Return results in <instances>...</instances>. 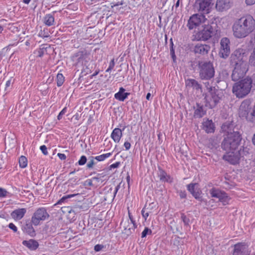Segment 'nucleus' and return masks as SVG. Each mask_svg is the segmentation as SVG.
<instances>
[{
    "mask_svg": "<svg viewBox=\"0 0 255 255\" xmlns=\"http://www.w3.org/2000/svg\"><path fill=\"white\" fill-rule=\"evenodd\" d=\"M67 112V108L65 107L63 110L59 113V115L57 116V119L58 120H61L63 116Z\"/></svg>",
    "mask_w": 255,
    "mask_h": 255,
    "instance_id": "49",
    "label": "nucleus"
},
{
    "mask_svg": "<svg viewBox=\"0 0 255 255\" xmlns=\"http://www.w3.org/2000/svg\"><path fill=\"white\" fill-rule=\"evenodd\" d=\"M120 228L122 229V233L129 236L133 233V229L132 228L131 222H129L127 218H123L120 223Z\"/></svg>",
    "mask_w": 255,
    "mask_h": 255,
    "instance_id": "18",
    "label": "nucleus"
},
{
    "mask_svg": "<svg viewBox=\"0 0 255 255\" xmlns=\"http://www.w3.org/2000/svg\"><path fill=\"white\" fill-rule=\"evenodd\" d=\"M79 194H69L64 196L62 197L60 200L58 201V202L54 205H56L58 204H61L62 203H64L66 202L68 199L73 197L75 196L78 195Z\"/></svg>",
    "mask_w": 255,
    "mask_h": 255,
    "instance_id": "34",
    "label": "nucleus"
},
{
    "mask_svg": "<svg viewBox=\"0 0 255 255\" xmlns=\"http://www.w3.org/2000/svg\"><path fill=\"white\" fill-rule=\"evenodd\" d=\"M56 11H54L53 13L46 14L43 18V23L48 26H51L55 24V18L54 16Z\"/></svg>",
    "mask_w": 255,
    "mask_h": 255,
    "instance_id": "31",
    "label": "nucleus"
},
{
    "mask_svg": "<svg viewBox=\"0 0 255 255\" xmlns=\"http://www.w3.org/2000/svg\"><path fill=\"white\" fill-rule=\"evenodd\" d=\"M253 87V79L247 77L236 82L232 88L233 93L239 99H243L250 93Z\"/></svg>",
    "mask_w": 255,
    "mask_h": 255,
    "instance_id": "3",
    "label": "nucleus"
},
{
    "mask_svg": "<svg viewBox=\"0 0 255 255\" xmlns=\"http://www.w3.org/2000/svg\"><path fill=\"white\" fill-rule=\"evenodd\" d=\"M131 226H132V228L133 229V232L134 231V230L137 227V225L135 220L131 222Z\"/></svg>",
    "mask_w": 255,
    "mask_h": 255,
    "instance_id": "60",
    "label": "nucleus"
},
{
    "mask_svg": "<svg viewBox=\"0 0 255 255\" xmlns=\"http://www.w3.org/2000/svg\"><path fill=\"white\" fill-rule=\"evenodd\" d=\"M170 53L171 56L173 59V62H175L176 61V55L175 54V51L173 48V43L172 42V39H170Z\"/></svg>",
    "mask_w": 255,
    "mask_h": 255,
    "instance_id": "39",
    "label": "nucleus"
},
{
    "mask_svg": "<svg viewBox=\"0 0 255 255\" xmlns=\"http://www.w3.org/2000/svg\"><path fill=\"white\" fill-rule=\"evenodd\" d=\"M242 139L240 133L227 134L222 142V148L226 151L235 150L240 145Z\"/></svg>",
    "mask_w": 255,
    "mask_h": 255,
    "instance_id": "6",
    "label": "nucleus"
},
{
    "mask_svg": "<svg viewBox=\"0 0 255 255\" xmlns=\"http://www.w3.org/2000/svg\"><path fill=\"white\" fill-rule=\"evenodd\" d=\"M220 75H221V76L222 75L224 79V78H227L228 77L229 73L227 70H224L222 71V72L220 73Z\"/></svg>",
    "mask_w": 255,
    "mask_h": 255,
    "instance_id": "54",
    "label": "nucleus"
},
{
    "mask_svg": "<svg viewBox=\"0 0 255 255\" xmlns=\"http://www.w3.org/2000/svg\"><path fill=\"white\" fill-rule=\"evenodd\" d=\"M193 109L194 110L193 117L195 119L202 118L206 114L207 110L205 109L204 105L200 103H196Z\"/></svg>",
    "mask_w": 255,
    "mask_h": 255,
    "instance_id": "21",
    "label": "nucleus"
},
{
    "mask_svg": "<svg viewBox=\"0 0 255 255\" xmlns=\"http://www.w3.org/2000/svg\"><path fill=\"white\" fill-rule=\"evenodd\" d=\"M212 0H197L195 6L201 14H208L210 11V5Z\"/></svg>",
    "mask_w": 255,
    "mask_h": 255,
    "instance_id": "10",
    "label": "nucleus"
},
{
    "mask_svg": "<svg viewBox=\"0 0 255 255\" xmlns=\"http://www.w3.org/2000/svg\"><path fill=\"white\" fill-rule=\"evenodd\" d=\"M232 65L234 66L231 75L232 80L238 81L243 78L249 69L247 62H242L241 63H236Z\"/></svg>",
    "mask_w": 255,
    "mask_h": 255,
    "instance_id": "7",
    "label": "nucleus"
},
{
    "mask_svg": "<svg viewBox=\"0 0 255 255\" xmlns=\"http://www.w3.org/2000/svg\"><path fill=\"white\" fill-rule=\"evenodd\" d=\"M181 218L185 226H188L190 223V219L184 214H181Z\"/></svg>",
    "mask_w": 255,
    "mask_h": 255,
    "instance_id": "41",
    "label": "nucleus"
},
{
    "mask_svg": "<svg viewBox=\"0 0 255 255\" xmlns=\"http://www.w3.org/2000/svg\"><path fill=\"white\" fill-rule=\"evenodd\" d=\"M40 149L44 155H47L48 154L47 147L45 145L40 146Z\"/></svg>",
    "mask_w": 255,
    "mask_h": 255,
    "instance_id": "50",
    "label": "nucleus"
},
{
    "mask_svg": "<svg viewBox=\"0 0 255 255\" xmlns=\"http://www.w3.org/2000/svg\"><path fill=\"white\" fill-rule=\"evenodd\" d=\"M210 193L212 197L218 198L219 201L222 202L224 205L227 204L230 199L225 192L215 188H213L210 190Z\"/></svg>",
    "mask_w": 255,
    "mask_h": 255,
    "instance_id": "15",
    "label": "nucleus"
},
{
    "mask_svg": "<svg viewBox=\"0 0 255 255\" xmlns=\"http://www.w3.org/2000/svg\"><path fill=\"white\" fill-rule=\"evenodd\" d=\"M158 176L159 177L161 181L169 183L173 182V178L169 174H167L165 170L161 168L160 167H158Z\"/></svg>",
    "mask_w": 255,
    "mask_h": 255,
    "instance_id": "28",
    "label": "nucleus"
},
{
    "mask_svg": "<svg viewBox=\"0 0 255 255\" xmlns=\"http://www.w3.org/2000/svg\"><path fill=\"white\" fill-rule=\"evenodd\" d=\"M125 91L123 87L120 88L119 92L115 94V98L120 101H124L130 95L129 93L125 92Z\"/></svg>",
    "mask_w": 255,
    "mask_h": 255,
    "instance_id": "27",
    "label": "nucleus"
},
{
    "mask_svg": "<svg viewBox=\"0 0 255 255\" xmlns=\"http://www.w3.org/2000/svg\"><path fill=\"white\" fill-rule=\"evenodd\" d=\"M211 47L209 45L198 43L194 47L193 51L196 54L204 56L208 53Z\"/></svg>",
    "mask_w": 255,
    "mask_h": 255,
    "instance_id": "19",
    "label": "nucleus"
},
{
    "mask_svg": "<svg viewBox=\"0 0 255 255\" xmlns=\"http://www.w3.org/2000/svg\"><path fill=\"white\" fill-rule=\"evenodd\" d=\"M128 217H129L128 220H129V222H131L134 221L131 214L129 212V211H128Z\"/></svg>",
    "mask_w": 255,
    "mask_h": 255,
    "instance_id": "63",
    "label": "nucleus"
},
{
    "mask_svg": "<svg viewBox=\"0 0 255 255\" xmlns=\"http://www.w3.org/2000/svg\"><path fill=\"white\" fill-rule=\"evenodd\" d=\"M65 81L64 77L62 74L58 73L57 75V85L60 87L62 85Z\"/></svg>",
    "mask_w": 255,
    "mask_h": 255,
    "instance_id": "37",
    "label": "nucleus"
},
{
    "mask_svg": "<svg viewBox=\"0 0 255 255\" xmlns=\"http://www.w3.org/2000/svg\"><path fill=\"white\" fill-rule=\"evenodd\" d=\"M112 153L109 152L106 154H103L99 156H97L95 157V158L98 161H104L107 158L110 157Z\"/></svg>",
    "mask_w": 255,
    "mask_h": 255,
    "instance_id": "38",
    "label": "nucleus"
},
{
    "mask_svg": "<svg viewBox=\"0 0 255 255\" xmlns=\"http://www.w3.org/2000/svg\"><path fill=\"white\" fill-rule=\"evenodd\" d=\"M94 159H95V157L90 156L89 157V161L87 164V167L89 169L92 168L93 167L94 165L95 164Z\"/></svg>",
    "mask_w": 255,
    "mask_h": 255,
    "instance_id": "44",
    "label": "nucleus"
},
{
    "mask_svg": "<svg viewBox=\"0 0 255 255\" xmlns=\"http://www.w3.org/2000/svg\"><path fill=\"white\" fill-rule=\"evenodd\" d=\"M223 78H221V75L219 74V77H217L215 79V82L216 83H219L220 82L223 80Z\"/></svg>",
    "mask_w": 255,
    "mask_h": 255,
    "instance_id": "59",
    "label": "nucleus"
},
{
    "mask_svg": "<svg viewBox=\"0 0 255 255\" xmlns=\"http://www.w3.org/2000/svg\"><path fill=\"white\" fill-rule=\"evenodd\" d=\"M120 188V184L118 185L116 188H115V190L114 191V197H115L116 196V195L118 192V191L119 190Z\"/></svg>",
    "mask_w": 255,
    "mask_h": 255,
    "instance_id": "61",
    "label": "nucleus"
},
{
    "mask_svg": "<svg viewBox=\"0 0 255 255\" xmlns=\"http://www.w3.org/2000/svg\"><path fill=\"white\" fill-rule=\"evenodd\" d=\"M8 192L4 189L0 188V198L5 197L7 196Z\"/></svg>",
    "mask_w": 255,
    "mask_h": 255,
    "instance_id": "51",
    "label": "nucleus"
},
{
    "mask_svg": "<svg viewBox=\"0 0 255 255\" xmlns=\"http://www.w3.org/2000/svg\"><path fill=\"white\" fill-rule=\"evenodd\" d=\"M125 148H126V150H128L130 149V146H131V144L130 143L128 142V141H126L125 143H124V144Z\"/></svg>",
    "mask_w": 255,
    "mask_h": 255,
    "instance_id": "56",
    "label": "nucleus"
},
{
    "mask_svg": "<svg viewBox=\"0 0 255 255\" xmlns=\"http://www.w3.org/2000/svg\"><path fill=\"white\" fill-rule=\"evenodd\" d=\"M230 41L227 37H223L220 41L219 55L220 57L226 59L230 54Z\"/></svg>",
    "mask_w": 255,
    "mask_h": 255,
    "instance_id": "12",
    "label": "nucleus"
},
{
    "mask_svg": "<svg viewBox=\"0 0 255 255\" xmlns=\"http://www.w3.org/2000/svg\"><path fill=\"white\" fill-rule=\"evenodd\" d=\"M89 53L86 50L79 51L71 56L72 61L76 66L85 65L88 62Z\"/></svg>",
    "mask_w": 255,
    "mask_h": 255,
    "instance_id": "9",
    "label": "nucleus"
},
{
    "mask_svg": "<svg viewBox=\"0 0 255 255\" xmlns=\"http://www.w3.org/2000/svg\"><path fill=\"white\" fill-rule=\"evenodd\" d=\"M26 212L25 208H20L14 210L11 213V216L14 219L20 220L24 216Z\"/></svg>",
    "mask_w": 255,
    "mask_h": 255,
    "instance_id": "30",
    "label": "nucleus"
},
{
    "mask_svg": "<svg viewBox=\"0 0 255 255\" xmlns=\"http://www.w3.org/2000/svg\"><path fill=\"white\" fill-rule=\"evenodd\" d=\"M125 129V128L123 130L119 128H115L112 131L111 136V138L116 143H119L123 135V131Z\"/></svg>",
    "mask_w": 255,
    "mask_h": 255,
    "instance_id": "26",
    "label": "nucleus"
},
{
    "mask_svg": "<svg viewBox=\"0 0 255 255\" xmlns=\"http://www.w3.org/2000/svg\"><path fill=\"white\" fill-rule=\"evenodd\" d=\"M38 36L42 38H47L49 36L47 32V29L44 28L43 30H40L38 33Z\"/></svg>",
    "mask_w": 255,
    "mask_h": 255,
    "instance_id": "43",
    "label": "nucleus"
},
{
    "mask_svg": "<svg viewBox=\"0 0 255 255\" xmlns=\"http://www.w3.org/2000/svg\"><path fill=\"white\" fill-rule=\"evenodd\" d=\"M87 161V159L86 156L82 155L81 156L80 159L78 161V164L79 165L82 166L85 164Z\"/></svg>",
    "mask_w": 255,
    "mask_h": 255,
    "instance_id": "45",
    "label": "nucleus"
},
{
    "mask_svg": "<svg viewBox=\"0 0 255 255\" xmlns=\"http://www.w3.org/2000/svg\"><path fill=\"white\" fill-rule=\"evenodd\" d=\"M245 50L242 48H239L234 51L230 57V63L231 65L241 63L242 62H246L243 59Z\"/></svg>",
    "mask_w": 255,
    "mask_h": 255,
    "instance_id": "17",
    "label": "nucleus"
},
{
    "mask_svg": "<svg viewBox=\"0 0 255 255\" xmlns=\"http://www.w3.org/2000/svg\"><path fill=\"white\" fill-rule=\"evenodd\" d=\"M202 125L203 129L207 133H213L214 132L215 127L212 120H207L202 123Z\"/></svg>",
    "mask_w": 255,
    "mask_h": 255,
    "instance_id": "25",
    "label": "nucleus"
},
{
    "mask_svg": "<svg viewBox=\"0 0 255 255\" xmlns=\"http://www.w3.org/2000/svg\"><path fill=\"white\" fill-rule=\"evenodd\" d=\"M249 63L251 65L255 66V46L253 49V52L250 56Z\"/></svg>",
    "mask_w": 255,
    "mask_h": 255,
    "instance_id": "40",
    "label": "nucleus"
},
{
    "mask_svg": "<svg viewBox=\"0 0 255 255\" xmlns=\"http://www.w3.org/2000/svg\"><path fill=\"white\" fill-rule=\"evenodd\" d=\"M42 46H41L39 48L34 51V54L36 55V57H42L44 54V52L46 51V48Z\"/></svg>",
    "mask_w": 255,
    "mask_h": 255,
    "instance_id": "35",
    "label": "nucleus"
},
{
    "mask_svg": "<svg viewBox=\"0 0 255 255\" xmlns=\"http://www.w3.org/2000/svg\"><path fill=\"white\" fill-rule=\"evenodd\" d=\"M188 191L192 194V195L199 201L203 202L204 200L201 196L202 191L198 188V184L196 183H191L187 185Z\"/></svg>",
    "mask_w": 255,
    "mask_h": 255,
    "instance_id": "16",
    "label": "nucleus"
},
{
    "mask_svg": "<svg viewBox=\"0 0 255 255\" xmlns=\"http://www.w3.org/2000/svg\"><path fill=\"white\" fill-rule=\"evenodd\" d=\"M186 86L192 87L197 90L202 89V85L196 80L193 79H188L185 81Z\"/></svg>",
    "mask_w": 255,
    "mask_h": 255,
    "instance_id": "32",
    "label": "nucleus"
},
{
    "mask_svg": "<svg viewBox=\"0 0 255 255\" xmlns=\"http://www.w3.org/2000/svg\"><path fill=\"white\" fill-rule=\"evenodd\" d=\"M115 65V59L113 58L111 60V61L110 62L109 66L108 68L106 70V72H110L111 71V70L114 68Z\"/></svg>",
    "mask_w": 255,
    "mask_h": 255,
    "instance_id": "46",
    "label": "nucleus"
},
{
    "mask_svg": "<svg viewBox=\"0 0 255 255\" xmlns=\"http://www.w3.org/2000/svg\"><path fill=\"white\" fill-rule=\"evenodd\" d=\"M120 164H121L120 162H119V161L116 162V163L111 165L110 167L111 169L116 168L118 167L119 166V165H120Z\"/></svg>",
    "mask_w": 255,
    "mask_h": 255,
    "instance_id": "55",
    "label": "nucleus"
},
{
    "mask_svg": "<svg viewBox=\"0 0 255 255\" xmlns=\"http://www.w3.org/2000/svg\"><path fill=\"white\" fill-rule=\"evenodd\" d=\"M245 3L248 5H252L255 3V0H245Z\"/></svg>",
    "mask_w": 255,
    "mask_h": 255,
    "instance_id": "57",
    "label": "nucleus"
},
{
    "mask_svg": "<svg viewBox=\"0 0 255 255\" xmlns=\"http://www.w3.org/2000/svg\"><path fill=\"white\" fill-rule=\"evenodd\" d=\"M11 78H10V79L8 80V81H6V84H5V89L9 87V86L10 85L11 83Z\"/></svg>",
    "mask_w": 255,
    "mask_h": 255,
    "instance_id": "62",
    "label": "nucleus"
},
{
    "mask_svg": "<svg viewBox=\"0 0 255 255\" xmlns=\"http://www.w3.org/2000/svg\"><path fill=\"white\" fill-rule=\"evenodd\" d=\"M22 245L31 251L36 250L39 246L38 243L34 240L30 239L28 241L24 240L22 242Z\"/></svg>",
    "mask_w": 255,
    "mask_h": 255,
    "instance_id": "29",
    "label": "nucleus"
},
{
    "mask_svg": "<svg viewBox=\"0 0 255 255\" xmlns=\"http://www.w3.org/2000/svg\"><path fill=\"white\" fill-rule=\"evenodd\" d=\"M177 193H178L181 199H185L186 198L187 194L185 190H178L177 191Z\"/></svg>",
    "mask_w": 255,
    "mask_h": 255,
    "instance_id": "48",
    "label": "nucleus"
},
{
    "mask_svg": "<svg viewBox=\"0 0 255 255\" xmlns=\"http://www.w3.org/2000/svg\"><path fill=\"white\" fill-rule=\"evenodd\" d=\"M232 3V0H217L215 7L218 11H224L229 9Z\"/></svg>",
    "mask_w": 255,
    "mask_h": 255,
    "instance_id": "20",
    "label": "nucleus"
},
{
    "mask_svg": "<svg viewBox=\"0 0 255 255\" xmlns=\"http://www.w3.org/2000/svg\"><path fill=\"white\" fill-rule=\"evenodd\" d=\"M104 248V246L103 245L97 244L94 247V250L96 252H99L101 251Z\"/></svg>",
    "mask_w": 255,
    "mask_h": 255,
    "instance_id": "52",
    "label": "nucleus"
},
{
    "mask_svg": "<svg viewBox=\"0 0 255 255\" xmlns=\"http://www.w3.org/2000/svg\"><path fill=\"white\" fill-rule=\"evenodd\" d=\"M154 203H151L148 205H145L141 210V214L145 221L147 220L148 216L153 212V209L155 208Z\"/></svg>",
    "mask_w": 255,
    "mask_h": 255,
    "instance_id": "24",
    "label": "nucleus"
},
{
    "mask_svg": "<svg viewBox=\"0 0 255 255\" xmlns=\"http://www.w3.org/2000/svg\"><path fill=\"white\" fill-rule=\"evenodd\" d=\"M8 227L15 233H16L17 231V227L12 223H10L8 225Z\"/></svg>",
    "mask_w": 255,
    "mask_h": 255,
    "instance_id": "53",
    "label": "nucleus"
},
{
    "mask_svg": "<svg viewBox=\"0 0 255 255\" xmlns=\"http://www.w3.org/2000/svg\"><path fill=\"white\" fill-rule=\"evenodd\" d=\"M255 30V19L250 14L237 19L232 26L233 33L237 38H244Z\"/></svg>",
    "mask_w": 255,
    "mask_h": 255,
    "instance_id": "1",
    "label": "nucleus"
},
{
    "mask_svg": "<svg viewBox=\"0 0 255 255\" xmlns=\"http://www.w3.org/2000/svg\"><path fill=\"white\" fill-rule=\"evenodd\" d=\"M152 234V231L147 227H145L144 230L141 233V238H144L146 237L147 235H151Z\"/></svg>",
    "mask_w": 255,
    "mask_h": 255,
    "instance_id": "42",
    "label": "nucleus"
},
{
    "mask_svg": "<svg viewBox=\"0 0 255 255\" xmlns=\"http://www.w3.org/2000/svg\"><path fill=\"white\" fill-rule=\"evenodd\" d=\"M84 185L85 186H95L94 181L93 180V178L86 180L84 182Z\"/></svg>",
    "mask_w": 255,
    "mask_h": 255,
    "instance_id": "47",
    "label": "nucleus"
},
{
    "mask_svg": "<svg viewBox=\"0 0 255 255\" xmlns=\"http://www.w3.org/2000/svg\"><path fill=\"white\" fill-rule=\"evenodd\" d=\"M105 177V175H102L101 174H98L97 176L93 177V180L94 181L95 186H97V185L102 183L105 180V179H104Z\"/></svg>",
    "mask_w": 255,
    "mask_h": 255,
    "instance_id": "33",
    "label": "nucleus"
},
{
    "mask_svg": "<svg viewBox=\"0 0 255 255\" xmlns=\"http://www.w3.org/2000/svg\"><path fill=\"white\" fill-rule=\"evenodd\" d=\"M199 75L202 80H210L214 77L215 69L212 62L199 61Z\"/></svg>",
    "mask_w": 255,
    "mask_h": 255,
    "instance_id": "5",
    "label": "nucleus"
},
{
    "mask_svg": "<svg viewBox=\"0 0 255 255\" xmlns=\"http://www.w3.org/2000/svg\"><path fill=\"white\" fill-rule=\"evenodd\" d=\"M206 20L205 15L199 13L193 14L188 21L187 26L189 29H193L198 26L201 23Z\"/></svg>",
    "mask_w": 255,
    "mask_h": 255,
    "instance_id": "13",
    "label": "nucleus"
},
{
    "mask_svg": "<svg viewBox=\"0 0 255 255\" xmlns=\"http://www.w3.org/2000/svg\"><path fill=\"white\" fill-rule=\"evenodd\" d=\"M49 218V214L44 207L38 208L31 217V222L33 225L37 226L41 221H44Z\"/></svg>",
    "mask_w": 255,
    "mask_h": 255,
    "instance_id": "8",
    "label": "nucleus"
},
{
    "mask_svg": "<svg viewBox=\"0 0 255 255\" xmlns=\"http://www.w3.org/2000/svg\"><path fill=\"white\" fill-rule=\"evenodd\" d=\"M222 129L225 132L227 133V134L240 133L238 131V128L236 127L235 124L233 122H226L223 124L222 126Z\"/></svg>",
    "mask_w": 255,
    "mask_h": 255,
    "instance_id": "22",
    "label": "nucleus"
},
{
    "mask_svg": "<svg viewBox=\"0 0 255 255\" xmlns=\"http://www.w3.org/2000/svg\"><path fill=\"white\" fill-rule=\"evenodd\" d=\"M244 151H243V152ZM242 151L241 149L237 152L228 151L227 154L224 155L223 159L228 161L230 163L235 165L239 162L242 156Z\"/></svg>",
    "mask_w": 255,
    "mask_h": 255,
    "instance_id": "14",
    "label": "nucleus"
},
{
    "mask_svg": "<svg viewBox=\"0 0 255 255\" xmlns=\"http://www.w3.org/2000/svg\"><path fill=\"white\" fill-rule=\"evenodd\" d=\"M19 164L21 168H24L27 165V159L24 156H21L19 158Z\"/></svg>",
    "mask_w": 255,
    "mask_h": 255,
    "instance_id": "36",
    "label": "nucleus"
},
{
    "mask_svg": "<svg viewBox=\"0 0 255 255\" xmlns=\"http://www.w3.org/2000/svg\"><path fill=\"white\" fill-rule=\"evenodd\" d=\"M221 30L217 24L216 18H212L207 24L202 26V29L194 34V39L197 41H206L212 36L218 37Z\"/></svg>",
    "mask_w": 255,
    "mask_h": 255,
    "instance_id": "2",
    "label": "nucleus"
},
{
    "mask_svg": "<svg viewBox=\"0 0 255 255\" xmlns=\"http://www.w3.org/2000/svg\"><path fill=\"white\" fill-rule=\"evenodd\" d=\"M224 97V94L221 90L215 87H210L208 89V93L204 98L205 107L210 109L215 108L220 103Z\"/></svg>",
    "mask_w": 255,
    "mask_h": 255,
    "instance_id": "4",
    "label": "nucleus"
},
{
    "mask_svg": "<svg viewBox=\"0 0 255 255\" xmlns=\"http://www.w3.org/2000/svg\"><path fill=\"white\" fill-rule=\"evenodd\" d=\"M251 102L250 100H245L242 102L239 110L240 117L246 118L248 122H249L248 117L252 109L251 107Z\"/></svg>",
    "mask_w": 255,
    "mask_h": 255,
    "instance_id": "11",
    "label": "nucleus"
},
{
    "mask_svg": "<svg viewBox=\"0 0 255 255\" xmlns=\"http://www.w3.org/2000/svg\"><path fill=\"white\" fill-rule=\"evenodd\" d=\"M123 4V1H118L116 3L114 4V5H112V7H114V6H117L120 5H122Z\"/></svg>",
    "mask_w": 255,
    "mask_h": 255,
    "instance_id": "64",
    "label": "nucleus"
},
{
    "mask_svg": "<svg viewBox=\"0 0 255 255\" xmlns=\"http://www.w3.org/2000/svg\"><path fill=\"white\" fill-rule=\"evenodd\" d=\"M32 225L33 224L32 223L31 221H27L25 224L22 226V230L23 233L31 237H34L36 236V232Z\"/></svg>",
    "mask_w": 255,
    "mask_h": 255,
    "instance_id": "23",
    "label": "nucleus"
},
{
    "mask_svg": "<svg viewBox=\"0 0 255 255\" xmlns=\"http://www.w3.org/2000/svg\"><path fill=\"white\" fill-rule=\"evenodd\" d=\"M57 156L61 160H65L66 158V156L64 153H58Z\"/></svg>",
    "mask_w": 255,
    "mask_h": 255,
    "instance_id": "58",
    "label": "nucleus"
}]
</instances>
